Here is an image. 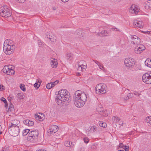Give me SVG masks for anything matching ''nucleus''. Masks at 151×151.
Wrapping results in <instances>:
<instances>
[{
	"instance_id": "nucleus-53",
	"label": "nucleus",
	"mask_w": 151,
	"mask_h": 151,
	"mask_svg": "<svg viewBox=\"0 0 151 151\" xmlns=\"http://www.w3.org/2000/svg\"><path fill=\"white\" fill-rule=\"evenodd\" d=\"M47 38H48L49 40H50V39H51L52 36H51L50 35H47Z\"/></svg>"
},
{
	"instance_id": "nucleus-18",
	"label": "nucleus",
	"mask_w": 151,
	"mask_h": 151,
	"mask_svg": "<svg viewBox=\"0 0 151 151\" xmlns=\"http://www.w3.org/2000/svg\"><path fill=\"white\" fill-rule=\"evenodd\" d=\"M145 65L149 68H151V60L147 58L145 62Z\"/></svg>"
},
{
	"instance_id": "nucleus-57",
	"label": "nucleus",
	"mask_w": 151,
	"mask_h": 151,
	"mask_svg": "<svg viewBox=\"0 0 151 151\" xmlns=\"http://www.w3.org/2000/svg\"><path fill=\"white\" fill-rule=\"evenodd\" d=\"M112 119L114 120H117V116H113L112 118Z\"/></svg>"
},
{
	"instance_id": "nucleus-58",
	"label": "nucleus",
	"mask_w": 151,
	"mask_h": 151,
	"mask_svg": "<svg viewBox=\"0 0 151 151\" xmlns=\"http://www.w3.org/2000/svg\"><path fill=\"white\" fill-rule=\"evenodd\" d=\"M63 2H68L69 0H61Z\"/></svg>"
},
{
	"instance_id": "nucleus-4",
	"label": "nucleus",
	"mask_w": 151,
	"mask_h": 151,
	"mask_svg": "<svg viewBox=\"0 0 151 151\" xmlns=\"http://www.w3.org/2000/svg\"><path fill=\"white\" fill-rule=\"evenodd\" d=\"M39 132L37 129H35L31 131L28 134V140L30 142H36L39 137Z\"/></svg>"
},
{
	"instance_id": "nucleus-31",
	"label": "nucleus",
	"mask_w": 151,
	"mask_h": 151,
	"mask_svg": "<svg viewBox=\"0 0 151 151\" xmlns=\"http://www.w3.org/2000/svg\"><path fill=\"white\" fill-rule=\"evenodd\" d=\"M90 129L89 131L91 132H94L97 130V127L95 126H93L92 127H89Z\"/></svg>"
},
{
	"instance_id": "nucleus-54",
	"label": "nucleus",
	"mask_w": 151,
	"mask_h": 151,
	"mask_svg": "<svg viewBox=\"0 0 151 151\" xmlns=\"http://www.w3.org/2000/svg\"><path fill=\"white\" fill-rule=\"evenodd\" d=\"M36 151H47L46 150L44 149H40L38 150H37Z\"/></svg>"
},
{
	"instance_id": "nucleus-33",
	"label": "nucleus",
	"mask_w": 151,
	"mask_h": 151,
	"mask_svg": "<svg viewBox=\"0 0 151 151\" xmlns=\"http://www.w3.org/2000/svg\"><path fill=\"white\" fill-rule=\"evenodd\" d=\"M20 88L23 91H26L25 86L24 84H21L20 85Z\"/></svg>"
},
{
	"instance_id": "nucleus-44",
	"label": "nucleus",
	"mask_w": 151,
	"mask_h": 151,
	"mask_svg": "<svg viewBox=\"0 0 151 151\" xmlns=\"http://www.w3.org/2000/svg\"><path fill=\"white\" fill-rule=\"evenodd\" d=\"M48 132L49 133H50V134H52L53 133H54V131H53L52 129L50 128V129H49L48 131Z\"/></svg>"
},
{
	"instance_id": "nucleus-16",
	"label": "nucleus",
	"mask_w": 151,
	"mask_h": 151,
	"mask_svg": "<svg viewBox=\"0 0 151 151\" xmlns=\"http://www.w3.org/2000/svg\"><path fill=\"white\" fill-rule=\"evenodd\" d=\"M109 32L106 31L105 30H103L101 32L98 33V35L99 36L103 37L104 36H107L109 34Z\"/></svg>"
},
{
	"instance_id": "nucleus-42",
	"label": "nucleus",
	"mask_w": 151,
	"mask_h": 151,
	"mask_svg": "<svg viewBox=\"0 0 151 151\" xmlns=\"http://www.w3.org/2000/svg\"><path fill=\"white\" fill-rule=\"evenodd\" d=\"M125 145H124L122 143H120L119 145V147L120 148L124 149Z\"/></svg>"
},
{
	"instance_id": "nucleus-24",
	"label": "nucleus",
	"mask_w": 151,
	"mask_h": 151,
	"mask_svg": "<svg viewBox=\"0 0 151 151\" xmlns=\"http://www.w3.org/2000/svg\"><path fill=\"white\" fill-rule=\"evenodd\" d=\"M103 85L102 83H100L97 85V86H96V93H97V92L99 91V90L102 87Z\"/></svg>"
},
{
	"instance_id": "nucleus-21",
	"label": "nucleus",
	"mask_w": 151,
	"mask_h": 151,
	"mask_svg": "<svg viewBox=\"0 0 151 151\" xmlns=\"http://www.w3.org/2000/svg\"><path fill=\"white\" fill-rule=\"evenodd\" d=\"M105 89V86L103 85L102 87L101 88V89L97 92V94H100V93H105L106 92V91Z\"/></svg>"
},
{
	"instance_id": "nucleus-3",
	"label": "nucleus",
	"mask_w": 151,
	"mask_h": 151,
	"mask_svg": "<svg viewBox=\"0 0 151 151\" xmlns=\"http://www.w3.org/2000/svg\"><path fill=\"white\" fill-rule=\"evenodd\" d=\"M59 96V94L58 95L55 99V101L58 105H61L63 102H66L69 104L71 101L70 93L62 95Z\"/></svg>"
},
{
	"instance_id": "nucleus-41",
	"label": "nucleus",
	"mask_w": 151,
	"mask_h": 151,
	"mask_svg": "<svg viewBox=\"0 0 151 151\" xmlns=\"http://www.w3.org/2000/svg\"><path fill=\"white\" fill-rule=\"evenodd\" d=\"M98 66H99L100 69L102 70H103L104 69V67L102 64L100 63V64L99 65H98Z\"/></svg>"
},
{
	"instance_id": "nucleus-15",
	"label": "nucleus",
	"mask_w": 151,
	"mask_h": 151,
	"mask_svg": "<svg viewBox=\"0 0 151 151\" xmlns=\"http://www.w3.org/2000/svg\"><path fill=\"white\" fill-rule=\"evenodd\" d=\"M75 145V143H72L71 142H70V141H66L65 143V145L68 147H72Z\"/></svg>"
},
{
	"instance_id": "nucleus-46",
	"label": "nucleus",
	"mask_w": 151,
	"mask_h": 151,
	"mask_svg": "<svg viewBox=\"0 0 151 151\" xmlns=\"http://www.w3.org/2000/svg\"><path fill=\"white\" fill-rule=\"evenodd\" d=\"M16 1L19 2V3H24L26 0H16Z\"/></svg>"
},
{
	"instance_id": "nucleus-38",
	"label": "nucleus",
	"mask_w": 151,
	"mask_h": 151,
	"mask_svg": "<svg viewBox=\"0 0 151 151\" xmlns=\"http://www.w3.org/2000/svg\"><path fill=\"white\" fill-rule=\"evenodd\" d=\"M50 40L52 42H54L56 41V38L55 37L52 36L51 37V39H50Z\"/></svg>"
},
{
	"instance_id": "nucleus-59",
	"label": "nucleus",
	"mask_w": 151,
	"mask_h": 151,
	"mask_svg": "<svg viewBox=\"0 0 151 151\" xmlns=\"http://www.w3.org/2000/svg\"><path fill=\"white\" fill-rule=\"evenodd\" d=\"M117 120H118V121H119L120 120V119L117 116Z\"/></svg>"
},
{
	"instance_id": "nucleus-40",
	"label": "nucleus",
	"mask_w": 151,
	"mask_h": 151,
	"mask_svg": "<svg viewBox=\"0 0 151 151\" xmlns=\"http://www.w3.org/2000/svg\"><path fill=\"white\" fill-rule=\"evenodd\" d=\"M83 140L84 142L86 143H87L89 142V139L87 137L84 138Z\"/></svg>"
},
{
	"instance_id": "nucleus-55",
	"label": "nucleus",
	"mask_w": 151,
	"mask_h": 151,
	"mask_svg": "<svg viewBox=\"0 0 151 151\" xmlns=\"http://www.w3.org/2000/svg\"><path fill=\"white\" fill-rule=\"evenodd\" d=\"M4 86L2 85H0V89L1 90V89H4L3 87Z\"/></svg>"
},
{
	"instance_id": "nucleus-1",
	"label": "nucleus",
	"mask_w": 151,
	"mask_h": 151,
	"mask_svg": "<svg viewBox=\"0 0 151 151\" xmlns=\"http://www.w3.org/2000/svg\"><path fill=\"white\" fill-rule=\"evenodd\" d=\"M87 99V96L84 92L79 90L76 91L73 97L75 106L77 107H82Z\"/></svg>"
},
{
	"instance_id": "nucleus-6",
	"label": "nucleus",
	"mask_w": 151,
	"mask_h": 151,
	"mask_svg": "<svg viewBox=\"0 0 151 151\" xmlns=\"http://www.w3.org/2000/svg\"><path fill=\"white\" fill-rule=\"evenodd\" d=\"M8 131L11 135L14 137L17 136L19 132V126L9 127Z\"/></svg>"
},
{
	"instance_id": "nucleus-13",
	"label": "nucleus",
	"mask_w": 151,
	"mask_h": 151,
	"mask_svg": "<svg viewBox=\"0 0 151 151\" xmlns=\"http://www.w3.org/2000/svg\"><path fill=\"white\" fill-rule=\"evenodd\" d=\"M133 25L136 26L137 27L140 28H142L143 26V24L142 22L140 21H139L137 20H135L133 22Z\"/></svg>"
},
{
	"instance_id": "nucleus-20",
	"label": "nucleus",
	"mask_w": 151,
	"mask_h": 151,
	"mask_svg": "<svg viewBox=\"0 0 151 151\" xmlns=\"http://www.w3.org/2000/svg\"><path fill=\"white\" fill-rule=\"evenodd\" d=\"M51 128L54 131V133L57 132L59 129L58 126L55 125H51Z\"/></svg>"
},
{
	"instance_id": "nucleus-17",
	"label": "nucleus",
	"mask_w": 151,
	"mask_h": 151,
	"mask_svg": "<svg viewBox=\"0 0 151 151\" xmlns=\"http://www.w3.org/2000/svg\"><path fill=\"white\" fill-rule=\"evenodd\" d=\"M70 93L66 89L61 90L59 91L58 95L59 94V96H63L62 95Z\"/></svg>"
},
{
	"instance_id": "nucleus-26",
	"label": "nucleus",
	"mask_w": 151,
	"mask_h": 151,
	"mask_svg": "<svg viewBox=\"0 0 151 151\" xmlns=\"http://www.w3.org/2000/svg\"><path fill=\"white\" fill-rule=\"evenodd\" d=\"M99 124L100 127L105 128L107 127V124L106 123L103 122L102 121H100L99 122Z\"/></svg>"
},
{
	"instance_id": "nucleus-64",
	"label": "nucleus",
	"mask_w": 151,
	"mask_h": 151,
	"mask_svg": "<svg viewBox=\"0 0 151 151\" xmlns=\"http://www.w3.org/2000/svg\"><path fill=\"white\" fill-rule=\"evenodd\" d=\"M85 67H85L83 66V69H84V68H85Z\"/></svg>"
},
{
	"instance_id": "nucleus-30",
	"label": "nucleus",
	"mask_w": 151,
	"mask_h": 151,
	"mask_svg": "<svg viewBox=\"0 0 151 151\" xmlns=\"http://www.w3.org/2000/svg\"><path fill=\"white\" fill-rule=\"evenodd\" d=\"M133 96V94L132 93H129L126 97H124V99L125 100H127L129 99L132 98Z\"/></svg>"
},
{
	"instance_id": "nucleus-32",
	"label": "nucleus",
	"mask_w": 151,
	"mask_h": 151,
	"mask_svg": "<svg viewBox=\"0 0 151 151\" xmlns=\"http://www.w3.org/2000/svg\"><path fill=\"white\" fill-rule=\"evenodd\" d=\"M29 131L30 130L28 129H25L22 132L23 136H26L29 133Z\"/></svg>"
},
{
	"instance_id": "nucleus-39",
	"label": "nucleus",
	"mask_w": 151,
	"mask_h": 151,
	"mask_svg": "<svg viewBox=\"0 0 151 151\" xmlns=\"http://www.w3.org/2000/svg\"><path fill=\"white\" fill-rule=\"evenodd\" d=\"M17 97L19 99H22L23 96L21 93H18L17 94Z\"/></svg>"
},
{
	"instance_id": "nucleus-43",
	"label": "nucleus",
	"mask_w": 151,
	"mask_h": 151,
	"mask_svg": "<svg viewBox=\"0 0 151 151\" xmlns=\"http://www.w3.org/2000/svg\"><path fill=\"white\" fill-rule=\"evenodd\" d=\"M129 146L125 145L124 149L125 150H129Z\"/></svg>"
},
{
	"instance_id": "nucleus-48",
	"label": "nucleus",
	"mask_w": 151,
	"mask_h": 151,
	"mask_svg": "<svg viewBox=\"0 0 151 151\" xmlns=\"http://www.w3.org/2000/svg\"><path fill=\"white\" fill-rule=\"evenodd\" d=\"M93 61L94 62L96 63L98 65V66L100 64V63L97 60H93Z\"/></svg>"
},
{
	"instance_id": "nucleus-19",
	"label": "nucleus",
	"mask_w": 151,
	"mask_h": 151,
	"mask_svg": "<svg viewBox=\"0 0 151 151\" xmlns=\"http://www.w3.org/2000/svg\"><path fill=\"white\" fill-rule=\"evenodd\" d=\"M65 56L67 60H70L73 57V54L70 52H68L66 54Z\"/></svg>"
},
{
	"instance_id": "nucleus-50",
	"label": "nucleus",
	"mask_w": 151,
	"mask_h": 151,
	"mask_svg": "<svg viewBox=\"0 0 151 151\" xmlns=\"http://www.w3.org/2000/svg\"><path fill=\"white\" fill-rule=\"evenodd\" d=\"M79 66L81 68V69H82L83 68V67L84 66L85 67H86V66L85 65H83V64H79Z\"/></svg>"
},
{
	"instance_id": "nucleus-34",
	"label": "nucleus",
	"mask_w": 151,
	"mask_h": 151,
	"mask_svg": "<svg viewBox=\"0 0 151 151\" xmlns=\"http://www.w3.org/2000/svg\"><path fill=\"white\" fill-rule=\"evenodd\" d=\"M146 120L147 123H148L151 124V116L147 117Z\"/></svg>"
},
{
	"instance_id": "nucleus-10",
	"label": "nucleus",
	"mask_w": 151,
	"mask_h": 151,
	"mask_svg": "<svg viewBox=\"0 0 151 151\" xmlns=\"http://www.w3.org/2000/svg\"><path fill=\"white\" fill-rule=\"evenodd\" d=\"M139 46H137V47L135 48L134 52L136 53L139 54L141 52L145 50V46L142 45H138Z\"/></svg>"
},
{
	"instance_id": "nucleus-52",
	"label": "nucleus",
	"mask_w": 151,
	"mask_h": 151,
	"mask_svg": "<svg viewBox=\"0 0 151 151\" xmlns=\"http://www.w3.org/2000/svg\"><path fill=\"white\" fill-rule=\"evenodd\" d=\"M10 126L15 127V126H17V125H16V124H14L12 123L11 125L10 126L9 125V127H10Z\"/></svg>"
},
{
	"instance_id": "nucleus-61",
	"label": "nucleus",
	"mask_w": 151,
	"mask_h": 151,
	"mask_svg": "<svg viewBox=\"0 0 151 151\" xmlns=\"http://www.w3.org/2000/svg\"><path fill=\"white\" fill-rule=\"evenodd\" d=\"M150 31H147V32H145L147 33H150Z\"/></svg>"
},
{
	"instance_id": "nucleus-28",
	"label": "nucleus",
	"mask_w": 151,
	"mask_h": 151,
	"mask_svg": "<svg viewBox=\"0 0 151 151\" xmlns=\"http://www.w3.org/2000/svg\"><path fill=\"white\" fill-rule=\"evenodd\" d=\"M35 117L36 119L40 121H42L44 119V118L43 117H42L41 116L39 115L38 114H35Z\"/></svg>"
},
{
	"instance_id": "nucleus-9",
	"label": "nucleus",
	"mask_w": 151,
	"mask_h": 151,
	"mask_svg": "<svg viewBox=\"0 0 151 151\" xmlns=\"http://www.w3.org/2000/svg\"><path fill=\"white\" fill-rule=\"evenodd\" d=\"M130 37L132 39V44L138 45L140 42V40L139 38H138L137 36L136 35H131Z\"/></svg>"
},
{
	"instance_id": "nucleus-27",
	"label": "nucleus",
	"mask_w": 151,
	"mask_h": 151,
	"mask_svg": "<svg viewBox=\"0 0 151 151\" xmlns=\"http://www.w3.org/2000/svg\"><path fill=\"white\" fill-rule=\"evenodd\" d=\"M37 43L38 44L39 46L40 47H44L45 45L43 42H42L40 40H37Z\"/></svg>"
},
{
	"instance_id": "nucleus-35",
	"label": "nucleus",
	"mask_w": 151,
	"mask_h": 151,
	"mask_svg": "<svg viewBox=\"0 0 151 151\" xmlns=\"http://www.w3.org/2000/svg\"><path fill=\"white\" fill-rule=\"evenodd\" d=\"M5 68L3 69V72L8 75V69H7L6 67H5Z\"/></svg>"
},
{
	"instance_id": "nucleus-51",
	"label": "nucleus",
	"mask_w": 151,
	"mask_h": 151,
	"mask_svg": "<svg viewBox=\"0 0 151 151\" xmlns=\"http://www.w3.org/2000/svg\"><path fill=\"white\" fill-rule=\"evenodd\" d=\"M4 104H5V107L6 108H7L8 105V103H7V101H6V102H4Z\"/></svg>"
},
{
	"instance_id": "nucleus-63",
	"label": "nucleus",
	"mask_w": 151,
	"mask_h": 151,
	"mask_svg": "<svg viewBox=\"0 0 151 151\" xmlns=\"http://www.w3.org/2000/svg\"><path fill=\"white\" fill-rule=\"evenodd\" d=\"M150 74H150V75H151V71L150 72Z\"/></svg>"
},
{
	"instance_id": "nucleus-23",
	"label": "nucleus",
	"mask_w": 151,
	"mask_h": 151,
	"mask_svg": "<svg viewBox=\"0 0 151 151\" xmlns=\"http://www.w3.org/2000/svg\"><path fill=\"white\" fill-rule=\"evenodd\" d=\"M14 110V105L12 103L10 104L8 109V111L13 112Z\"/></svg>"
},
{
	"instance_id": "nucleus-12",
	"label": "nucleus",
	"mask_w": 151,
	"mask_h": 151,
	"mask_svg": "<svg viewBox=\"0 0 151 151\" xmlns=\"http://www.w3.org/2000/svg\"><path fill=\"white\" fill-rule=\"evenodd\" d=\"M50 64L52 68H56L58 64L57 60L53 58H51Z\"/></svg>"
},
{
	"instance_id": "nucleus-22",
	"label": "nucleus",
	"mask_w": 151,
	"mask_h": 151,
	"mask_svg": "<svg viewBox=\"0 0 151 151\" xmlns=\"http://www.w3.org/2000/svg\"><path fill=\"white\" fill-rule=\"evenodd\" d=\"M145 7L146 9H150L151 8V1H147L145 4Z\"/></svg>"
},
{
	"instance_id": "nucleus-25",
	"label": "nucleus",
	"mask_w": 151,
	"mask_h": 151,
	"mask_svg": "<svg viewBox=\"0 0 151 151\" xmlns=\"http://www.w3.org/2000/svg\"><path fill=\"white\" fill-rule=\"evenodd\" d=\"M6 68H7V69H8V75H12L14 74L15 72V71L12 68H8L7 66L6 67Z\"/></svg>"
},
{
	"instance_id": "nucleus-8",
	"label": "nucleus",
	"mask_w": 151,
	"mask_h": 151,
	"mask_svg": "<svg viewBox=\"0 0 151 151\" xmlns=\"http://www.w3.org/2000/svg\"><path fill=\"white\" fill-rule=\"evenodd\" d=\"M143 81L147 84H151V75L144 74L142 76Z\"/></svg>"
},
{
	"instance_id": "nucleus-14",
	"label": "nucleus",
	"mask_w": 151,
	"mask_h": 151,
	"mask_svg": "<svg viewBox=\"0 0 151 151\" xmlns=\"http://www.w3.org/2000/svg\"><path fill=\"white\" fill-rule=\"evenodd\" d=\"M23 123L28 126H32L34 124V122L33 121H30L29 119H26L23 121Z\"/></svg>"
},
{
	"instance_id": "nucleus-49",
	"label": "nucleus",
	"mask_w": 151,
	"mask_h": 151,
	"mask_svg": "<svg viewBox=\"0 0 151 151\" xmlns=\"http://www.w3.org/2000/svg\"><path fill=\"white\" fill-rule=\"evenodd\" d=\"M79 66L81 68V69H82L83 68V67L84 66L85 67H86V66L85 65H83V64H79Z\"/></svg>"
},
{
	"instance_id": "nucleus-60",
	"label": "nucleus",
	"mask_w": 151,
	"mask_h": 151,
	"mask_svg": "<svg viewBox=\"0 0 151 151\" xmlns=\"http://www.w3.org/2000/svg\"><path fill=\"white\" fill-rule=\"evenodd\" d=\"M114 1L115 2H117L119 1L120 0H114Z\"/></svg>"
},
{
	"instance_id": "nucleus-62",
	"label": "nucleus",
	"mask_w": 151,
	"mask_h": 151,
	"mask_svg": "<svg viewBox=\"0 0 151 151\" xmlns=\"http://www.w3.org/2000/svg\"><path fill=\"white\" fill-rule=\"evenodd\" d=\"M118 151H124L123 150H118Z\"/></svg>"
},
{
	"instance_id": "nucleus-47",
	"label": "nucleus",
	"mask_w": 151,
	"mask_h": 151,
	"mask_svg": "<svg viewBox=\"0 0 151 151\" xmlns=\"http://www.w3.org/2000/svg\"><path fill=\"white\" fill-rule=\"evenodd\" d=\"M1 100L2 101H3L4 103L5 102H6V101H7L5 99V98H4V97H2L1 99Z\"/></svg>"
},
{
	"instance_id": "nucleus-2",
	"label": "nucleus",
	"mask_w": 151,
	"mask_h": 151,
	"mask_svg": "<svg viewBox=\"0 0 151 151\" xmlns=\"http://www.w3.org/2000/svg\"><path fill=\"white\" fill-rule=\"evenodd\" d=\"M12 41L11 40H6L4 42L3 50L4 52L8 55L12 54L15 48V46L11 43Z\"/></svg>"
},
{
	"instance_id": "nucleus-7",
	"label": "nucleus",
	"mask_w": 151,
	"mask_h": 151,
	"mask_svg": "<svg viewBox=\"0 0 151 151\" xmlns=\"http://www.w3.org/2000/svg\"><path fill=\"white\" fill-rule=\"evenodd\" d=\"M135 62L134 59L132 58H127L124 61V63L126 66L130 67L135 63Z\"/></svg>"
},
{
	"instance_id": "nucleus-56",
	"label": "nucleus",
	"mask_w": 151,
	"mask_h": 151,
	"mask_svg": "<svg viewBox=\"0 0 151 151\" xmlns=\"http://www.w3.org/2000/svg\"><path fill=\"white\" fill-rule=\"evenodd\" d=\"M84 147H82L81 148V150H80V151H84Z\"/></svg>"
},
{
	"instance_id": "nucleus-37",
	"label": "nucleus",
	"mask_w": 151,
	"mask_h": 151,
	"mask_svg": "<svg viewBox=\"0 0 151 151\" xmlns=\"http://www.w3.org/2000/svg\"><path fill=\"white\" fill-rule=\"evenodd\" d=\"M52 87L51 83H48L46 85V88L48 89H50Z\"/></svg>"
},
{
	"instance_id": "nucleus-5",
	"label": "nucleus",
	"mask_w": 151,
	"mask_h": 151,
	"mask_svg": "<svg viewBox=\"0 0 151 151\" xmlns=\"http://www.w3.org/2000/svg\"><path fill=\"white\" fill-rule=\"evenodd\" d=\"M11 12L6 6H0V15L5 17H9L11 15Z\"/></svg>"
},
{
	"instance_id": "nucleus-11",
	"label": "nucleus",
	"mask_w": 151,
	"mask_h": 151,
	"mask_svg": "<svg viewBox=\"0 0 151 151\" xmlns=\"http://www.w3.org/2000/svg\"><path fill=\"white\" fill-rule=\"evenodd\" d=\"M129 12L136 14L139 12V9L137 8L135 5H132L129 10Z\"/></svg>"
},
{
	"instance_id": "nucleus-29",
	"label": "nucleus",
	"mask_w": 151,
	"mask_h": 151,
	"mask_svg": "<svg viewBox=\"0 0 151 151\" xmlns=\"http://www.w3.org/2000/svg\"><path fill=\"white\" fill-rule=\"evenodd\" d=\"M41 81H38V82L37 81L36 83L34 84V87L35 88H36L37 89L38 88L41 84Z\"/></svg>"
},
{
	"instance_id": "nucleus-36",
	"label": "nucleus",
	"mask_w": 151,
	"mask_h": 151,
	"mask_svg": "<svg viewBox=\"0 0 151 151\" xmlns=\"http://www.w3.org/2000/svg\"><path fill=\"white\" fill-rule=\"evenodd\" d=\"M59 82V81L58 80H56L54 82L51 83V84L52 85V87H53L55 86V85L57 84Z\"/></svg>"
},
{
	"instance_id": "nucleus-45",
	"label": "nucleus",
	"mask_w": 151,
	"mask_h": 151,
	"mask_svg": "<svg viewBox=\"0 0 151 151\" xmlns=\"http://www.w3.org/2000/svg\"><path fill=\"white\" fill-rule=\"evenodd\" d=\"M133 93L134 95H137L139 97L140 94L137 91H134Z\"/></svg>"
}]
</instances>
